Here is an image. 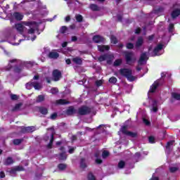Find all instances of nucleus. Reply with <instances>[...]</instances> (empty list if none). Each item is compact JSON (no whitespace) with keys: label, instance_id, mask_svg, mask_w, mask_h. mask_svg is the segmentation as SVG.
<instances>
[{"label":"nucleus","instance_id":"e433bc0d","mask_svg":"<svg viewBox=\"0 0 180 180\" xmlns=\"http://www.w3.org/2000/svg\"><path fill=\"white\" fill-rule=\"evenodd\" d=\"M126 48L128 50H133L134 49V44L131 43V42H128L126 44Z\"/></svg>","mask_w":180,"mask_h":180},{"label":"nucleus","instance_id":"338daca9","mask_svg":"<svg viewBox=\"0 0 180 180\" xmlns=\"http://www.w3.org/2000/svg\"><path fill=\"white\" fill-rule=\"evenodd\" d=\"M0 177L1 178H5V172H0Z\"/></svg>","mask_w":180,"mask_h":180},{"label":"nucleus","instance_id":"0eeeda50","mask_svg":"<svg viewBox=\"0 0 180 180\" xmlns=\"http://www.w3.org/2000/svg\"><path fill=\"white\" fill-rule=\"evenodd\" d=\"M36 128L33 126L31 127H22L20 132L23 134H25L26 133H33V131H35Z\"/></svg>","mask_w":180,"mask_h":180},{"label":"nucleus","instance_id":"7ed1b4c3","mask_svg":"<svg viewBox=\"0 0 180 180\" xmlns=\"http://www.w3.org/2000/svg\"><path fill=\"white\" fill-rule=\"evenodd\" d=\"M92 112V109L86 105H82L78 108L77 114L80 116H86Z\"/></svg>","mask_w":180,"mask_h":180},{"label":"nucleus","instance_id":"3c124183","mask_svg":"<svg viewBox=\"0 0 180 180\" xmlns=\"http://www.w3.org/2000/svg\"><path fill=\"white\" fill-rule=\"evenodd\" d=\"M36 22L34 21V22H24V25L25 26H32V25H36Z\"/></svg>","mask_w":180,"mask_h":180},{"label":"nucleus","instance_id":"e2e57ef3","mask_svg":"<svg viewBox=\"0 0 180 180\" xmlns=\"http://www.w3.org/2000/svg\"><path fill=\"white\" fill-rule=\"evenodd\" d=\"M39 79H40V76L39 75H34L33 77V79L35 81H37Z\"/></svg>","mask_w":180,"mask_h":180},{"label":"nucleus","instance_id":"423d86ee","mask_svg":"<svg viewBox=\"0 0 180 180\" xmlns=\"http://www.w3.org/2000/svg\"><path fill=\"white\" fill-rule=\"evenodd\" d=\"M25 86H26L27 89H30L31 86H33V88H34V89H38V90L41 88L40 83H39L37 82H28L26 84Z\"/></svg>","mask_w":180,"mask_h":180},{"label":"nucleus","instance_id":"72a5a7b5","mask_svg":"<svg viewBox=\"0 0 180 180\" xmlns=\"http://www.w3.org/2000/svg\"><path fill=\"white\" fill-rule=\"evenodd\" d=\"M75 19L77 22H78L79 23H81L84 20V17H82V15L80 14H77L75 15Z\"/></svg>","mask_w":180,"mask_h":180},{"label":"nucleus","instance_id":"a18cd8bd","mask_svg":"<svg viewBox=\"0 0 180 180\" xmlns=\"http://www.w3.org/2000/svg\"><path fill=\"white\" fill-rule=\"evenodd\" d=\"M14 72H16L17 74H19L22 72V69L20 67L15 66L13 69Z\"/></svg>","mask_w":180,"mask_h":180},{"label":"nucleus","instance_id":"c85d7f7f","mask_svg":"<svg viewBox=\"0 0 180 180\" xmlns=\"http://www.w3.org/2000/svg\"><path fill=\"white\" fill-rule=\"evenodd\" d=\"M15 27L18 32H19L20 33H23V30H24L23 25L18 23L15 25Z\"/></svg>","mask_w":180,"mask_h":180},{"label":"nucleus","instance_id":"680f3d73","mask_svg":"<svg viewBox=\"0 0 180 180\" xmlns=\"http://www.w3.org/2000/svg\"><path fill=\"white\" fill-rule=\"evenodd\" d=\"M67 46H68V42H67V41H65L62 44L63 49H65V47H67Z\"/></svg>","mask_w":180,"mask_h":180},{"label":"nucleus","instance_id":"f8f14e48","mask_svg":"<svg viewBox=\"0 0 180 180\" xmlns=\"http://www.w3.org/2000/svg\"><path fill=\"white\" fill-rule=\"evenodd\" d=\"M98 51L103 53V51H109L110 50V46L109 45H98Z\"/></svg>","mask_w":180,"mask_h":180},{"label":"nucleus","instance_id":"9d476101","mask_svg":"<svg viewBox=\"0 0 180 180\" xmlns=\"http://www.w3.org/2000/svg\"><path fill=\"white\" fill-rule=\"evenodd\" d=\"M94 43L101 44L105 41L103 37L101 35H94L92 39Z\"/></svg>","mask_w":180,"mask_h":180},{"label":"nucleus","instance_id":"bf43d9fd","mask_svg":"<svg viewBox=\"0 0 180 180\" xmlns=\"http://www.w3.org/2000/svg\"><path fill=\"white\" fill-rule=\"evenodd\" d=\"M28 34H34V28H30V30H28Z\"/></svg>","mask_w":180,"mask_h":180},{"label":"nucleus","instance_id":"37998d69","mask_svg":"<svg viewBox=\"0 0 180 180\" xmlns=\"http://www.w3.org/2000/svg\"><path fill=\"white\" fill-rule=\"evenodd\" d=\"M67 30H68V28L66 26H62L60 29V33L64 34Z\"/></svg>","mask_w":180,"mask_h":180},{"label":"nucleus","instance_id":"f3484780","mask_svg":"<svg viewBox=\"0 0 180 180\" xmlns=\"http://www.w3.org/2000/svg\"><path fill=\"white\" fill-rule=\"evenodd\" d=\"M107 58H111V55H109L108 53L101 55L98 57V61H100V63H102V61H105Z\"/></svg>","mask_w":180,"mask_h":180},{"label":"nucleus","instance_id":"69168bd1","mask_svg":"<svg viewBox=\"0 0 180 180\" xmlns=\"http://www.w3.org/2000/svg\"><path fill=\"white\" fill-rule=\"evenodd\" d=\"M77 40H78L77 36L72 37V41H77Z\"/></svg>","mask_w":180,"mask_h":180},{"label":"nucleus","instance_id":"052dcab7","mask_svg":"<svg viewBox=\"0 0 180 180\" xmlns=\"http://www.w3.org/2000/svg\"><path fill=\"white\" fill-rule=\"evenodd\" d=\"M143 123H145V124H146V126H150V121H148V120H147L146 118L143 119Z\"/></svg>","mask_w":180,"mask_h":180},{"label":"nucleus","instance_id":"0e129e2a","mask_svg":"<svg viewBox=\"0 0 180 180\" xmlns=\"http://www.w3.org/2000/svg\"><path fill=\"white\" fill-rule=\"evenodd\" d=\"M148 40H149V41H151L152 40H154V35L148 36Z\"/></svg>","mask_w":180,"mask_h":180},{"label":"nucleus","instance_id":"49530a36","mask_svg":"<svg viewBox=\"0 0 180 180\" xmlns=\"http://www.w3.org/2000/svg\"><path fill=\"white\" fill-rule=\"evenodd\" d=\"M51 94H52V95H56V94H58V89H57V88L51 89Z\"/></svg>","mask_w":180,"mask_h":180},{"label":"nucleus","instance_id":"a211bd4d","mask_svg":"<svg viewBox=\"0 0 180 180\" xmlns=\"http://www.w3.org/2000/svg\"><path fill=\"white\" fill-rule=\"evenodd\" d=\"M48 57L49 58H53L54 60H56L58 58V57H60V54H58V53L57 52L51 51V52H49Z\"/></svg>","mask_w":180,"mask_h":180},{"label":"nucleus","instance_id":"79ce46f5","mask_svg":"<svg viewBox=\"0 0 180 180\" xmlns=\"http://www.w3.org/2000/svg\"><path fill=\"white\" fill-rule=\"evenodd\" d=\"M174 23H170L169 25V27H168V32L169 33H172V32H174Z\"/></svg>","mask_w":180,"mask_h":180},{"label":"nucleus","instance_id":"c756f323","mask_svg":"<svg viewBox=\"0 0 180 180\" xmlns=\"http://www.w3.org/2000/svg\"><path fill=\"white\" fill-rule=\"evenodd\" d=\"M58 168L59 171H64L67 169V165L64 163H60L58 165Z\"/></svg>","mask_w":180,"mask_h":180},{"label":"nucleus","instance_id":"8fccbe9b","mask_svg":"<svg viewBox=\"0 0 180 180\" xmlns=\"http://www.w3.org/2000/svg\"><path fill=\"white\" fill-rule=\"evenodd\" d=\"M174 143H175V141H168L167 143V146H166V148H169V147H171V146H174Z\"/></svg>","mask_w":180,"mask_h":180},{"label":"nucleus","instance_id":"f257e3e1","mask_svg":"<svg viewBox=\"0 0 180 180\" xmlns=\"http://www.w3.org/2000/svg\"><path fill=\"white\" fill-rule=\"evenodd\" d=\"M119 73L122 77L127 78V79L130 82H133V81L136 80V77L133 76V71L131 69L121 68L119 70Z\"/></svg>","mask_w":180,"mask_h":180},{"label":"nucleus","instance_id":"864d4df0","mask_svg":"<svg viewBox=\"0 0 180 180\" xmlns=\"http://www.w3.org/2000/svg\"><path fill=\"white\" fill-rule=\"evenodd\" d=\"M11 101H18V95H16V94H11Z\"/></svg>","mask_w":180,"mask_h":180},{"label":"nucleus","instance_id":"473e14b6","mask_svg":"<svg viewBox=\"0 0 180 180\" xmlns=\"http://www.w3.org/2000/svg\"><path fill=\"white\" fill-rule=\"evenodd\" d=\"M117 167L120 169H123V168L126 167V162H124V160H120L118 162Z\"/></svg>","mask_w":180,"mask_h":180},{"label":"nucleus","instance_id":"13d9d810","mask_svg":"<svg viewBox=\"0 0 180 180\" xmlns=\"http://www.w3.org/2000/svg\"><path fill=\"white\" fill-rule=\"evenodd\" d=\"M135 33L136 34H140L141 33V27L136 28L135 30Z\"/></svg>","mask_w":180,"mask_h":180},{"label":"nucleus","instance_id":"c03bdc74","mask_svg":"<svg viewBox=\"0 0 180 180\" xmlns=\"http://www.w3.org/2000/svg\"><path fill=\"white\" fill-rule=\"evenodd\" d=\"M148 142L150 144H154L155 143V137L150 136L148 137Z\"/></svg>","mask_w":180,"mask_h":180},{"label":"nucleus","instance_id":"b1692460","mask_svg":"<svg viewBox=\"0 0 180 180\" xmlns=\"http://www.w3.org/2000/svg\"><path fill=\"white\" fill-rule=\"evenodd\" d=\"M4 164L6 166L12 165V164H13V159L11 157L7 158L4 162Z\"/></svg>","mask_w":180,"mask_h":180},{"label":"nucleus","instance_id":"de8ad7c7","mask_svg":"<svg viewBox=\"0 0 180 180\" xmlns=\"http://www.w3.org/2000/svg\"><path fill=\"white\" fill-rule=\"evenodd\" d=\"M102 157H103V158H106L109 157V152L108 150L103 151Z\"/></svg>","mask_w":180,"mask_h":180},{"label":"nucleus","instance_id":"dca6fc26","mask_svg":"<svg viewBox=\"0 0 180 180\" xmlns=\"http://www.w3.org/2000/svg\"><path fill=\"white\" fill-rule=\"evenodd\" d=\"M72 61L77 65H82V59L80 57H75L72 59Z\"/></svg>","mask_w":180,"mask_h":180},{"label":"nucleus","instance_id":"2eb2a0df","mask_svg":"<svg viewBox=\"0 0 180 180\" xmlns=\"http://www.w3.org/2000/svg\"><path fill=\"white\" fill-rule=\"evenodd\" d=\"M56 105H70V101L64 98H60V99L56 100Z\"/></svg>","mask_w":180,"mask_h":180},{"label":"nucleus","instance_id":"603ef678","mask_svg":"<svg viewBox=\"0 0 180 180\" xmlns=\"http://www.w3.org/2000/svg\"><path fill=\"white\" fill-rule=\"evenodd\" d=\"M57 112H53L51 115L50 119H51V120H56V119H57Z\"/></svg>","mask_w":180,"mask_h":180},{"label":"nucleus","instance_id":"4be33fe9","mask_svg":"<svg viewBox=\"0 0 180 180\" xmlns=\"http://www.w3.org/2000/svg\"><path fill=\"white\" fill-rule=\"evenodd\" d=\"M89 8L93 11V12H98L101 11V8H99V6L95 4H91L89 6Z\"/></svg>","mask_w":180,"mask_h":180},{"label":"nucleus","instance_id":"58836bf2","mask_svg":"<svg viewBox=\"0 0 180 180\" xmlns=\"http://www.w3.org/2000/svg\"><path fill=\"white\" fill-rule=\"evenodd\" d=\"M108 82L110 84H116V82H117V78L115 77H111L109 80H108Z\"/></svg>","mask_w":180,"mask_h":180},{"label":"nucleus","instance_id":"412c9836","mask_svg":"<svg viewBox=\"0 0 180 180\" xmlns=\"http://www.w3.org/2000/svg\"><path fill=\"white\" fill-rule=\"evenodd\" d=\"M53 143H54V132H53L51 134V139L49 144L47 145V148H49V149L53 148Z\"/></svg>","mask_w":180,"mask_h":180},{"label":"nucleus","instance_id":"a878e982","mask_svg":"<svg viewBox=\"0 0 180 180\" xmlns=\"http://www.w3.org/2000/svg\"><path fill=\"white\" fill-rule=\"evenodd\" d=\"M23 139H15L13 140V144H14V146H20V144L23 143Z\"/></svg>","mask_w":180,"mask_h":180},{"label":"nucleus","instance_id":"ddd939ff","mask_svg":"<svg viewBox=\"0 0 180 180\" xmlns=\"http://www.w3.org/2000/svg\"><path fill=\"white\" fill-rule=\"evenodd\" d=\"M164 47V45L159 44L154 49H153V53L154 57L158 56V53L162 50Z\"/></svg>","mask_w":180,"mask_h":180},{"label":"nucleus","instance_id":"f03ea898","mask_svg":"<svg viewBox=\"0 0 180 180\" xmlns=\"http://www.w3.org/2000/svg\"><path fill=\"white\" fill-rule=\"evenodd\" d=\"M124 53V59L126 61V64L128 65H131L134 63H136V58L134 57V53L131 51H125Z\"/></svg>","mask_w":180,"mask_h":180},{"label":"nucleus","instance_id":"4c0bfd02","mask_svg":"<svg viewBox=\"0 0 180 180\" xmlns=\"http://www.w3.org/2000/svg\"><path fill=\"white\" fill-rule=\"evenodd\" d=\"M21 106H22V103L15 104V105L11 110L12 112H16V110H19Z\"/></svg>","mask_w":180,"mask_h":180},{"label":"nucleus","instance_id":"5701e85b","mask_svg":"<svg viewBox=\"0 0 180 180\" xmlns=\"http://www.w3.org/2000/svg\"><path fill=\"white\" fill-rule=\"evenodd\" d=\"M152 106V112H154V113H157L158 112V103H157V101H153Z\"/></svg>","mask_w":180,"mask_h":180},{"label":"nucleus","instance_id":"393cba45","mask_svg":"<svg viewBox=\"0 0 180 180\" xmlns=\"http://www.w3.org/2000/svg\"><path fill=\"white\" fill-rule=\"evenodd\" d=\"M87 167L88 165H86L85 158H82L80 160V168H82V169H85V168H86Z\"/></svg>","mask_w":180,"mask_h":180},{"label":"nucleus","instance_id":"20e7f679","mask_svg":"<svg viewBox=\"0 0 180 180\" xmlns=\"http://www.w3.org/2000/svg\"><path fill=\"white\" fill-rule=\"evenodd\" d=\"M64 113L65 115H66V116H74V115L77 113V109H75L74 106L71 105L69 106L68 109L64 111Z\"/></svg>","mask_w":180,"mask_h":180},{"label":"nucleus","instance_id":"6ab92c4d","mask_svg":"<svg viewBox=\"0 0 180 180\" xmlns=\"http://www.w3.org/2000/svg\"><path fill=\"white\" fill-rule=\"evenodd\" d=\"M179 15H180V9L179 8L174 10L171 13V16H172V19H176V18H178V16H179Z\"/></svg>","mask_w":180,"mask_h":180},{"label":"nucleus","instance_id":"1a4fd4ad","mask_svg":"<svg viewBox=\"0 0 180 180\" xmlns=\"http://www.w3.org/2000/svg\"><path fill=\"white\" fill-rule=\"evenodd\" d=\"M160 86V81L156 80L154 82V83L150 86V89L148 92L150 94H154L155 91H157V88Z\"/></svg>","mask_w":180,"mask_h":180},{"label":"nucleus","instance_id":"4d7b16f0","mask_svg":"<svg viewBox=\"0 0 180 180\" xmlns=\"http://www.w3.org/2000/svg\"><path fill=\"white\" fill-rule=\"evenodd\" d=\"M76 148H75H75H70L68 150L69 154H74V151H75Z\"/></svg>","mask_w":180,"mask_h":180},{"label":"nucleus","instance_id":"aec40b11","mask_svg":"<svg viewBox=\"0 0 180 180\" xmlns=\"http://www.w3.org/2000/svg\"><path fill=\"white\" fill-rule=\"evenodd\" d=\"M13 16L15 18V20H22L23 19V15L19 12L13 13Z\"/></svg>","mask_w":180,"mask_h":180},{"label":"nucleus","instance_id":"f704fd0d","mask_svg":"<svg viewBox=\"0 0 180 180\" xmlns=\"http://www.w3.org/2000/svg\"><path fill=\"white\" fill-rule=\"evenodd\" d=\"M45 97L43 95H39L37 98L36 102L37 103H40L41 102L44 101Z\"/></svg>","mask_w":180,"mask_h":180},{"label":"nucleus","instance_id":"774afa93","mask_svg":"<svg viewBox=\"0 0 180 180\" xmlns=\"http://www.w3.org/2000/svg\"><path fill=\"white\" fill-rule=\"evenodd\" d=\"M77 136H76V135H73L72 136V141H77Z\"/></svg>","mask_w":180,"mask_h":180},{"label":"nucleus","instance_id":"6e6d98bb","mask_svg":"<svg viewBox=\"0 0 180 180\" xmlns=\"http://www.w3.org/2000/svg\"><path fill=\"white\" fill-rule=\"evenodd\" d=\"M103 162V160L102 159L97 158L96 159V164H98V165H101Z\"/></svg>","mask_w":180,"mask_h":180},{"label":"nucleus","instance_id":"5fc2aeb1","mask_svg":"<svg viewBox=\"0 0 180 180\" xmlns=\"http://www.w3.org/2000/svg\"><path fill=\"white\" fill-rule=\"evenodd\" d=\"M95 84L97 86H102L103 82H102V80H97L96 81Z\"/></svg>","mask_w":180,"mask_h":180},{"label":"nucleus","instance_id":"6e6552de","mask_svg":"<svg viewBox=\"0 0 180 180\" xmlns=\"http://www.w3.org/2000/svg\"><path fill=\"white\" fill-rule=\"evenodd\" d=\"M148 58H147V53L144 52L141 54L139 60H138V65H143L144 61H147Z\"/></svg>","mask_w":180,"mask_h":180},{"label":"nucleus","instance_id":"4468645a","mask_svg":"<svg viewBox=\"0 0 180 180\" xmlns=\"http://www.w3.org/2000/svg\"><path fill=\"white\" fill-rule=\"evenodd\" d=\"M143 43L144 39H143L142 37H139L136 42L135 46L136 47V49H140V47L143 46Z\"/></svg>","mask_w":180,"mask_h":180},{"label":"nucleus","instance_id":"2f4dec72","mask_svg":"<svg viewBox=\"0 0 180 180\" xmlns=\"http://www.w3.org/2000/svg\"><path fill=\"white\" fill-rule=\"evenodd\" d=\"M122 63H123V60L119 58L114 61L113 65L114 67H119L120 65H122Z\"/></svg>","mask_w":180,"mask_h":180},{"label":"nucleus","instance_id":"9b49d317","mask_svg":"<svg viewBox=\"0 0 180 180\" xmlns=\"http://www.w3.org/2000/svg\"><path fill=\"white\" fill-rule=\"evenodd\" d=\"M18 171H25V168L22 166H18L15 168H13L11 170H9L10 175H16V172Z\"/></svg>","mask_w":180,"mask_h":180},{"label":"nucleus","instance_id":"bb28decb","mask_svg":"<svg viewBox=\"0 0 180 180\" xmlns=\"http://www.w3.org/2000/svg\"><path fill=\"white\" fill-rule=\"evenodd\" d=\"M127 125H124L120 128V131L122 133V134H124L125 136L127 135V133H129V131H127Z\"/></svg>","mask_w":180,"mask_h":180},{"label":"nucleus","instance_id":"39448f33","mask_svg":"<svg viewBox=\"0 0 180 180\" xmlns=\"http://www.w3.org/2000/svg\"><path fill=\"white\" fill-rule=\"evenodd\" d=\"M52 77L53 78V80L57 82V81H60V79L63 78V75L61 74V71L56 69L52 72Z\"/></svg>","mask_w":180,"mask_h":180},{"label":"nucleus","instance_id":"cd10ccee","mask_svg":"<svg viewBox=\"0 0 180 180\" xmlns=\"http://www.w3.org/2000/svg\"><path fill=\"white\" fill-rule=\"evenodd\" d=\"M39 110L41 115H47L49 113V110L44 107H39Z\"/></svg>","mask_w":180,"mask_h":180},{"label":"nucleus","instance_id":"c9c22d12","mask_svg":"<svg viewBox=\"0 0 180 180\" xmlns=\"http://www.w3.org/2000/svg\"><path fill=\"white\" fill-rule=\"evenodd\" d=\"M127 136L132 137V139H136V137H137V132H131L129 131L127 132Z\"/></svg>","mask_w":180,"mask_h":180},{"label":"nucleus","instance_id":"ea45409f","mask_svg":"<svg viewBox=\"0 0 180 180\" xmlns=\"http://www.w3.org/2000/svg\"><path fill=\"white\" fill-rule=\"evenodd\" d=\"M110 41L112 44H117V38H116L115 35H111Z\"/></svg>","mask_w":180,"mask_h":180},{"label":"nucleus","instance_id":"a19ab883","mask_svg":"<svg viewBox=\"0 0 180 180\" xmlns=\"http://www.w3.org/2000/svg\"><path fill=\"white\" fill-rule=\"evenodd\" d=\"M59 157H60L59 158L60 160H67V155H65V152H63L60 153Z\"/></svg>","mask_w":180,"mask_h":180},{"label":"nucleus","instance_id":"09e8293b","mask_svg":"<svg viewBox=\"0 0 180 180\" xmlns=\"http://www.w3.org/2000/svg\"><path fill=\"white\" fill-rule=\"evenodd\" d=\"M178 169H179L176 167H172L169 168V171L172 174H174V172H176V171H178Z\"/></svg>","mask_w":180,"mask_h":180},{"label":"nucleus","instance_id":"7c9ffc66","mask_svg":"<svg viewBox=\"0 0 180 180\" xmlns=\"http://www.w3.org/2000/svg\"><path fill=\"white\" fill-rule=\"evenodd\" d=\"M172 98H173V99H175L176 101H180V94H178L176 92H172Z\"/></svg>","mask_w":180,"mask_h":180}]
</instances>
